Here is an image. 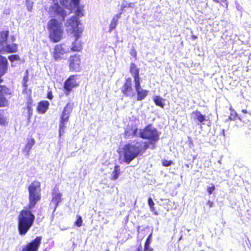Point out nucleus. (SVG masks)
Here are the masks:
<instances>
[{
  "instance_id": "nucleus-8",
  "label": "nucleus",
  "mask_w": 251,
  "mask_h": 251,
  "mask_svg": "<svg viewBox=\"0 0 251 251\" xmlns=\"http://www.w3.org/2000/svg\"><path fill=\"white\" fill-rule=\"evenodd\" d=\"M3 81L0 79V84ZM12 92L11 89L4 85H0V107H5L8 105V101L6 97L11 96Z\"/></svg>"
},
{
  "instance_id": "nucleus-10",
  "label": "nucleus",
  "mask_w": 251,
  "mask_h": 251,
  "mask_svg": "<svg viewBox=\"0 0 251 251\" xmlns=\"http://www.w3.org/2000/svg\"><path fill=\"white\" fill-rule=\"evenodd\" d=\"M68 63L71 72H80L81 70L80 55L77 54L71 55L68 59Z\"/></svg>"
},
{
  "instance_id": "nucleus-46",
  "label": "nucleus",
  "mask_w": 251,
  "mask_h": 251,
  "mask_svg": "<svg viewBox=\"0 0 251 251\" xmlns=\"http://www.w3.org/2000/svg\"><path fill=\"white\" fill-rule=\"evenodd\" d=\"M191 38L193 40H195V39H197V36L195 35H191Z\"/></svg>"
},
{
  "instance_id": "nucleus-48",
  "label": "nucleus",
  "mask_w": 251,
  "mask_h": 251,
  "mask_svg": "<svg viewBox=\"0 0 251 251\" xmlns=\"http://www.w3.org/2000/svg\"><path fill=\"white\" fill-rule=\"evenodd\" d=\"M11 39L12 40V41H14L15 40V38L14 36H12L11 37Z\"/></svg>"
},
{
  "instance_id": "nucleus-38",
  "label": "nucleus",
  "mask_w": 251,
  "mask_h": 251,
  "mask_svg": "<svg viewBox=\"0 0 251 251\" xmlns=\"http://www.w3.org/2000/svg\"><path fill=\"white\" fill-rule=\"evenodd\" d=\"M72 2L74 4L75 6H77L79 3V0H71Z\"/></svg>"
},
{
  "instance_id": "nucleus-31",
  "label": "nucleus",
  "mask_w": 251,
  "mask_h": 251,
  "mask_svg": "<svg viewBox=\"0 0 251 251\" xmlns=\"http://www.w3.org/2000/svg\"><path fill=\"white\" fill-rule=\"evenodd\" d=\"M118 21L112 18L111 22L109 25V28L110 30L114 29L117 25Z\"/></svg>"
},
{
  "instance_id": "nucleus-34",
  "label": "nucleus",
  "mask_w": 251,
  "mask_h": 251,
  "mask_svg": "<svg viewBox=\"0 0 251 251\" xmlns=\"http://www.w3.org/2000/svg\"><path fill=\"white\" fill-rule=\"evenodd\" d=\"M153 248L150 245H144V251H153Z\"/></svg>"
},
{
  "instance_id": "nucleus-47",
  "label": "nucleus",
  "mask_w": 251,
  "mask_h": 251,
  "mask_svg": "<svg viewBox=\"0 0 251 251\" xmlns=\"http://www.w3.org/2000/svg\"><path fill=\"white\" fill-rule=\"evenodd\" d=\"M76 12L77 15H80V13H81V11L78 9L77 10Z\"/></svg>"
},
{
  "instance_id": "nucleus-43",
  "label": "nucleus",
  "mask_w": 251,
  "mask_h": 251,
  "mask_svg": "<svg viewBox=\"0 0 251 251\" xmlns=\"http://www.w3.org/2000/svg\"><path fill=\"white\" fill-rule=\"evenodd\" d=\"M23 86L24 87L25 89H27V84L26 82H23Z\"/></svg>"
},
{
  "instance_id": "nucleus-35",
  "label": "nucleus",
  "mask_w": 251,
  "mask_h": 251,
  "mask_svg": "<svg viewBox=\"0 0 251 251\" xmlns=\"http://www.w3.org/2000/svg\"><path fill=\"white\" fill-rule=\"evenodd\" d=\"M130 55L133 56L135 59L137 58V52L134 49H132L130 51Z\"/></svg>"
},
{
  "instance_id": "nucleus-7",
  "label": "nucleus",
  "mask_w": 251,
  "mask_h": 251,
  "mask_svg": "<svg viewBox=\"0 0 251 251\" xmlns=\"http://www.w3.org/2000/svg\"><path fill=\"white\" fill-rule=\"evenodd\" d=\"M68 24L69 26L71 27L74 36L76 38V40L78 39L82 33L83 29L78 27L80 22L78 21L77 17L75 16L71 17L68 20Z\"/></svg>"
},
{
  "instance_id": "nucleus-42",
  "label": "nucleus",
  "mask_w": 251,
  "mask_h": 251,
  "mask_svg": "<svg viewBox=\"0 0 251 251\" xmlns=\"http://www.w3.org/2000/svg\"><path fill=\"white\" fill-rule=\"evenodd\" d=\"M28 80V75L27 74L25 76H24L23 82H27Z\"/></svg>"
},
{
  "instance_id": "nucleus-53",
  "label": "nucleus",
  "mask_w": 251,
  "mask_h": 251,
  "mask_svg": "<svg viewBox=\"0 0 251 251\" xmlns=\"http://www.w3.org/2000/svg\"><path fill=\"white\" fill-rule=\"evenodd\" d=\"M52 1H57V0H51Z\"/></svg>"
},
{
  "instance_id": "nucleus-44",
  "label": "nucleus",
  "mask_w": 251,
  "mask_h": 251,
  "mask_svg": "<svg viewBox=\"0 0 251 251\" xmlns=\"http://www.w3.org/2000/svg\"><path fill=\"white\" fill-rule=\"evenodd\" d=\"M134 5V3L133 2H130L128 3L127 6H126L127 7H132Z\"/></svg>"
},
{
  "instance_id": "nucleus-40",
  "label": "nucleus",
  "mask_w": 251,
  "mask_h": 251,
  "mask_svg": "<svg viewBox=\"0 0 251 251\" xmlns=\"http://www.w3.org/2000/svg\"><path fill=\"white\" fill-rule=\"evenodd\" d=\"M60 2L62 5L64 6V5L67 4V3H68V0H60Z\"/></svg>"
},
{
  "instance_id": "nucleus-20",
  "label": "nucleus",
  "mask_w": 251,
  "mask_h": 251,
  "mask_svg": "<svg viewBox=\"0 0 251 251\" xmlns=\"http://www.w3.org/2000/svg\"><path fill=\"white\" fill-rule=\"evenodd\" d=\"M50 103L47 100H42L40 101L37 107V110L39 113L44 114L49 109Z\"/></svg>"
},
{
  "instance_id": "nucleus-51",
  "label": "nucleus",
  "mask_w": 251,
  "mask_h": 251,
  "mask_svg": "<svg viewBox=\"0 0 251 251\" xmlns=\"http://www.w3.org/2000/svg\"><path fill=\"white\" fill-rule=\"evenodd\" d=\"M185 166L187 168H189V165L188 164H185Z\"/></svg>"
},
{
  "instance_id": "nucleus-24",
  "label": "nucleus",
  "mask_w": 251,
  "mask_h": 251,
  "mask_svg": "<svg viewBox=\"0 0 251 251\" xmlns=\"http://www.w3.org/2000/svg\"><path fill=\"white\" fill-rule=\"evenodd\" d=\"M153 100L156 105L159 106L162 108H164L165 105V103H164L165 100L164 99H162L159 96H156L154 97Z\"/></svg>"
},
{
  "instance_id": "nucleus-2",
  "label": "nucleus",
  "mask_w": 251,
  "mask_h": 251,
  "mask_svg": "<svg viewBox=\"0 0 251 251\" xmlns=\"http://www.w3.org/2000/svg\"><path fill=\"white\" fill-rule=\"evenodd\" d=\"M149 148V143L145 141L135 140L125 144L123 148L124 162L129 164L135 158L142 155Z\"/></svg>"
},
{
  "instance_id": "nucleus-36",
  "label": "nucleus",
  "mask_w": 251,
  "mask_h": 251,
  "mask_svg": "<svg viewBox=\"0 0 251 251\" xmlns=\"http://www.w3.org/2000/svg\"><path fill=\"white\" fill-rule=\"evenodd\" d=\"M53 98V97L51 91H49L47 93V98L50 100H52Z\"/></svg>"
},
{
  "instance_id": "nucleus-17",
  "label": "nucleus",
  "mask_w": 251,
  "mask_h": 251,
  "mask_svg": "<svg viewBox=\"0 0 251 251\" xmlns=\"http://www.w3.org/2000/svg\"><path fill=\"white\" fill-rule=\"evenodd\" d=\"M140 70L134 63H131L129 67V73L134 78V83L140 81L139 75Z\"/></svg>"
},
{
  "instance_id": "nucleus-52",
  "label": "nucleus",
  "mask_w": 251,
  "mask_h": 251,
  "mask_svg": "<svg viewBox=\"0 0 251 251\" xmlns=\"http://www.w3.org/2000/svg\"><path fill=\"white\" fill-rule=\"evenodd\" d=\"M215 1L217 2H218L219 1L218 0H214Z\"/></svg>"
},
{
  "instance_id": "nucleus-33",
  "label": "nucleus",
  "mask_w": 251,
  "mask_h": 251,
  "mask_svg": "<svg viewBox=\"0 0 251 251\" xmlns=\"http://www.w3.org/2000/svg\"><path fill=\"white\" fill-rule=\"evenodd\" d=\"M215 187L214 185H212L211 187H208L207 189V191L208 193V194L210 195H211L212 192L215 190Z\"/></svg>"
},
{
  "instance_id": "nucleus-13",
  "label": "nucleus",
  "mask_w": 251,
  "mask_h": 251,
  "mask_svg": "<svg viewBox=\"0 0 251 251\" xmlns=\"http://www.w3.org/2000/svg\"><path fill=\"white\" fill-rule=\"evenodd\" d=\"M66 53L67 51L64 47V44H59L54 46L51 55L55 61H59L63 59L62 56Z\"/></svg>"
},
{
  "instance_id": "nucleus-5",
  "label": "nucleus",
  "mask_w": 251,
  "mask_h": 251,
  "mask_svg": "<svg viewBox=\"0 0 251 251\" xmlns=\"http://www.w3.org/2000/svg\"><path fill=\"white\" fill-rule=\"evenodd\" d=\"M9 34V30L0 31V52L15 53L18 51V46L17 44L12 43L5 45L7 42Z\"/></svg>"
},
{
  "instance_id": "nucleus-27",
  "label": "nucleus",
  "mask_w": 251,
  "mask_h": 251,
  "mask_svg": "<svg viewBox=\"0 0 251 251\" xmlns=\"http://www.w3.org/2000/svg\"><path fill=\"white\" fill-rule=\"evenodd\" d=\"M76 220L75 222L74 225L77 227H80L82 225V219L81 216L76 215Z\"/></svg>"
},
{
  "instance_id": "nucleus-22",
  "label": "nucleus",
  "mask_w": 251,
  "mask_h": 251,
  "mask_svg": "<svg viewBox=\"0 0 251 251\" xmlns=\"http://www.w3.org/2000/svg\"><path fill=\"white\" fill-rule=\"evenodd\" d=\"M121 173L120 166L118 165H115L114 168V170L111 174L110 179L112 180H117Z\"/></svg>"
},
{
  "instance_id": "nucleus-37",
  "label": "nucleus",
  "mask_w": 251,
  "mask_h": 251,
  "mask_svg": "<svg viewBox=\"0 0 251 251\" xmlns=\"http://www.w3.org/2000/svg\"><path fill=\"white\" fill-rule=\"evenodd\" d=\"M122 14V11L116 14L115 16L113 17V19L118 21V19L121 17V15Z\"/></svg>"
},
{
  "instance_id": "nucleus-28",
  "label": "nucleus",
  "mask_w": 251,
  "mask_h": 251,
  "mask_svg": "<svg viewBox=\"0 0 251 251\" xmlns=\"http://www.w3.org/2000/svg\"><path fill=\"white\" fill-rule=\"evenodd\" d=\"M8 59L11 62H13L15 61H19L20 60V57L18 54H13L9 55L8 56Z\"/></svg>"
},
{
  "instance_id": "nucleus-9",
  "label": "nucleus",
  "mask_w": 251,
  "mask_h": 251,
  "mask_svg": "<svg viewBox=\"0 0 251 251\" xmlns=\"http://www.w3.org/2000/svg\"><path fill=\"white\" fill-rule=\"evenodd\" d=\"M77 75H71L65 81L63 84L64 93L66 96L70 95L71 91L75 88L79 86V83L76 81V77Z\"/></svg>"
},
{
  "instance_id": "nucleus-15",
  "label": "nucleus",
  "mask_w": 251,
  "mask_h": 251,
  "mask_svg": "<svg viewBox=\"0 0 251 251\" xmlns=\"http://www.w3.org/2000/svg\"><path fill=\"white\" fill-rule=\"evenodd\" d=\"M134 87L137 94L136 100H137L141 101L148 96V90L142 88L140 81L134 83Z\"/></svg>"
},
{
  "instance_id": "nucleus-21",
  "label": "nucleus",
  "mask_w": 251,
  "mask_h": 251,
  "mask_svg": "<svg viewBox=\"0 0 251 251\" xmlns=\"http://www.w3.org/2000/svg\"><path fill=\"white\" fill-rule=\"evenodd\" d=\"M191 116H194V120H197L199 122V124H201L206 120L205 115H202L201 112L198 110L193 111L191 113Z\"/></svg>"
},
{
  "instance_id": "nucleus-6",
  "label": "nucleus",
  "mask_w": 251,
  "mask_h": 251,
  "mask_svg": "<svg viewBox=\"0 0 251 251\" xmlns=\"http://www.w3.org/2000/svg\"><path fill=\"white\" fill-rule=\"evenodd\" d=\"M74 107V103L68 102L64 107L62 113L60 115L59 122V134L63 133L65 127V124L67 123Z\"/></svg>"
},
{
  "instance_id": "nucleus-41",
  "label": "nucleus",
  "mask_w": 251,
  "mask_h": 251,
  "mask_svg": "<svg viewBox=\"0 0 251 251\" xmlns=\"http://www.w3.org/2000/svg\"><path fill=\"white\" fill-rule=\"evenodd\" d=\"M152 240L151 239H146L144 245H151Z\"/></svg>"
},
{
  "instance_id": "nucleus-18",
  "label": "nucleus",
  "mask_w": 251,
  "mask_h": 251,
  "mask_svg": "<svg viewBox=\"0 0 251 251\" xmlns=\"http://www.w3.org/2000/svg\"><path fill=\"white\" fill-rule=\"evenodd\" d=\"M138 131V129L135 126H128L124 133V136L126 139L129 138L130 136H135L137 135Z\"/></svg>"
},
{
  "instance_id": "nucleus-32",
  "label": "nucleus",
  "mask_w": 251,
  "mask_h": 251,
  "mask_svg": "<svg viewBox=\"0 0 251 251\" xmlns=\"http://www.w3.org/2000/svg\"><path fill=\"white\" fill-rule=\"evenodd\" d=\"M173 164V161L171 160H167L164 159L162 160V165L165 167L171 166Z\"/></svg>"
},
{
  "instance_id": "nucleus-3",
  "label": "nucleus",
  "mask_w": 251,
  "mask_h": 251,
  "mask_svg": "<svg viewBox=\"0 0 251 251\" xmlns=\"http://www.w3.org/2000/svg\"><path fill=\"white\" fill-rule=\"evenodd\" d=\"M47 27L50 40L53 43L60 41L63 33L62 23L59 22L56 19L52 18L49 21Z\"/></svg>"
},
{
  "instance_id": "nucleus-12",
  "label": "nucleus",
  "mask_w": 251,
  "mask_h": 251,
  "mask_svg": "<svg viewBox=\"0 0 251 251\" xmlns=\"http://www.w3.org/2000/svg\"><path fill=\"white\" fill-rule=\"evenodd\" d=\"M49 14L51 17L58 15L62 17L63 20H64L67 16L66 11L59 5L57 2H54L49 7Z\"/></svg>"
},
{
  "instance_id": "nucleus-50",
  "label": "nucleus",
  "mask_w": 251,
  "mask_h": 251,
  "mask_svg": "<svg viewBox=\"0 0 251 251\" xmlns=\"http://www.w3.org/2000/svg\"><path fill=\"white\" fill-rule=\"evenodd\" d=\"M126 7V5H125V6L122 5V10H123V8H125Z\"/></svg>"
},
{
  "instance_id": "nucleus-29",
  "label": "nucleus",
  "mask_w": 251,
  "mask_h": 251,
  "mask_svg": "<svg viewBox=\"0 0 251 251\" xmlns=\"http://www.w3.org/2000/svg\"><path fill=\"white\" fill-rule=\"evenodd\" d=\"M148 204L149 205L151 211H153L155 209V208L154 207L155 204L151 198H149L148 199Z\"/></svg>"
},
{
  "instance_id": "nucleus-49",
  "label": "nucleus",
  "mask_w": 251,
  "mask_h": 251,
  "mask_svg": "<svg viewBox=\"0 0 251 251\" xmlns=\"http://www.w3.org/2000/svg\"><path fill=\"white\" fill-rule=\"evenodd\" d=\"M242 112L244 113H247V110L246 109H243L242 110Z\"/></svg>"
},
{
  "instance_id": "nucleus-26",
  "label": "nucleus",
  "mask_w": 251,
  "mask_h": 251,
  "mask_svg": "<svg viewBox=\"0 0 251 251\" xmlns=\"http://www.w3.org/2000/svg\"><path fill=\"white\" fill-rule=\"evenodd\" d=\"M231 110L230 115L229 116V119L230 120L235 121L237 119L241 120V119L238 117V115L236 113V112L233 109H230Z\"/></svg>"
},
{
  "instance_id": "nucleus-1",
  "label": "nucleus",
  "mask_w": 251,
  "mask_h": 251,
  "mask_svg": "<svg viewBox=\"0 0 251 251\" xmlns=\"http://www.w3.org/2000/svg\"><path fill=\"white\" fill-rule=\"evenodd\" d=\"M27 190L28 204L27 207L20 211L17 218L18 230L20 235L26 234L33 226L35 216L31 210L41 200V185L39 181H32L28 185Z\"/></svg>"
},
{
  "instance_id": "nucleus-16",
  "label": "nucleus",
  "mask_w": 251,
  "mask_h": 251,
  "mask_svg": "<svg viewBox=\"0 0 251 251\" xmlns=\"http://www.w3.org/2000/svg\"><path fill=\"white\" fill-rule=\"evenodd\" d=\"M51 196V202L53 203L54 207L56 208L62 201V194L59 192L58 188H54Z\"/></svg>"
},
{
  "instance_id": "nucleus-39",
  "label": "nucleus",
  "mask_w": 251,
  "mask_h": 251,
  "mask_svg": "<svg viewBox=\"0 0 251 251\" xmlns=\"http://www.w3.org/2000/svg\"><path fill=\"white\" fill-rule=\"evenodd\" d=\"M206 204L208 206L209 208H211L213 206L214 203L212 201L208 200L206 202Z\"/></svg>"
},
{
  "instance_id": "nucleus-23",
  "label": "nucleus",
  "mask_w": 251,
  "mask_h": 251,
  "mask_svg": "<svg viewBox=\"0 0 251 251\" xmlns=\"http://www.w3.org/2000/svg\"><path fill=\"white\" fill-rule=\"evenodd\" d=\"M77 40L78 39L76 40V38H75V41L72 43L71 50L73 51L79 52L82 50L81 43L78 42Z\"/></svg>"
},
{
  "instance_id": "nucleus-45",
  "label": "nucleus",
  "mask_w": 251,
  "mask_h": 251,
  "mask_svg": "<svg viewBox=\"0 0 251 251\" xmlns=\"http://www.w3.org/2000/svg\"><path fill=\"white\" fill-rule=\"evenodd\" d=\"M152 235V231H151V232L150 233V234H149V235H148V236L147 237V239L151 240Z\"/></svg>"
},
{
  "instance_id": "nucleus-14",
  "label": "nucleus",
  "mask_w": 251,
  "mask_h": 251,
  "mask_svg": "<svg viewBox=\"0 0 251 251\" xmlns=\"http://www.w3.org/2000/svg\"><path fill=\"white\" fill-rule=\"evenodd\" d=\"M121 91L123 94L126 97L130 96L133 93V89L131 77H129L125 79L121 88Z\"/></svg>"
},
{
  "instance_id": "nucleus-4",
  "label": "nucleus",
  "mask_w": 251,
  "mask_h": 251,
  "mask_svg": "<svg viewBox=\"0 0 251 251\" xmlns=\"http://www.w3.org/2000/svg\"><path fill=\"white\" fill-rule=\"evenodd\" d=\"M139 137L142 139L148 140L149 145H154L159 139L157 129L153 127L151 124H148L140 130ZM153 148L154 145L151 149Z\"/></svg>"
},
{
  "instance_id": "nucleus-30",
  "label": "nucleus",
  "mask_w": 251,
  "mask_h": 251,
  "mask_svg": "<svg viewBox=\"0 0 251 251\" xmlns=\"http://www.w3.org/2000/svg\"><path fill=\"white\" fill-rule=\"evenodd\" d=\"M1 110H0V125L3 126H6L8 125V122L6 119L3 117L1 114Z\"/></svg>"
},
{
  "instance_id": "nucleus-25",
  "label": "nucleus",
  "mask_w": 251,
  "mask_h": 251,
  "mask_svg": "<svg viewBox=\"0 0 251 251\" xmlns=\"http://www.w3.org/2000/svg\"><path fill=\"white\" fill-rule=\"evenodd\" d=\"M35 144V141L33 139H30L28 140L26 144L25 145V150L28 152L31 148H32V146Z\"/></svg>"
},
{
  "instance_id": "nucleus-19",
  "label": "nucleus",
  "mask_w": 251,
  "mask_h": 251,
  "mask_svg": "<svg viewBox=\"0 0 251 251\" xmlns=\"http://www.w3.org/2000/svg\"><path fill=\"white\" fill-rule=\"evenodd\" d=\"M8 69V61L7 59L0 55V78L7 72Z\"/></svg>"
},
{
  "instance_id": "nucleus-11",
  "label": "nucleus",
  "mask_w": 251,
  "mask_h": 251,
  "mask_svg": "<svg viewBox=\"0 0 251 251\" xmlns=\"http://www.w3.org/2000/svg\"><path fill=\"white\" fill-rule=\"evenodd\" d=\"M42 240V236H37L26 244L21 251H38Z\"/></svg>"
}]
</instances>
